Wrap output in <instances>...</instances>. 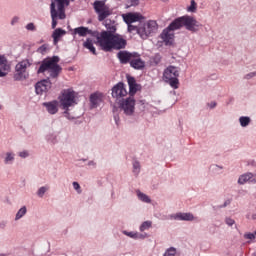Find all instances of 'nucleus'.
I'll list each match as a JSON object with an SVG mask.
<instances>
[{"instance_id":"nucleus-1","label":"nucleus","mask_w":256,"mask_h":256,"mask_svg":"<svg viewBox=\"0 0 256 256\" xmlns=\"http://www.w3.org/2000/svg\"><path fill=\"white\" fill-rule=\"evenodd\" d=\"M105 27L109 31L93 32V37L96 38V45L102 49V51H113L116 49H125L127 47V40L119 34H114L117 31L115 25L111 24V21H105Z\"/></svg>"},{"instance_id":"nucleus-2","label":"nucleus","mask_w":256,"mask_h":256,"mask_svg":"<svg viewBox=\"0 0 256 256\" xmlns=\"http://www.w3.org/2000/svg\"><path fill=\"white\" fill-rule=\"evenodd\" d=\"M77 93L72 89L63 90L59 96L60 107L64 109V116L67 119H75V116L69 114V107L77 105Z\"/></svg>"},{"instance_id":"nucleus-3","label":"nucleus","mask_w":256,"mask_h":256,"mask_svg":"<svg viewBox=\"0 0 256 256\" xmlns=\"http://www.w3.org/2000/svg\"><path fill=\"white\" fill-rule=\"evenodd\" d=\"M170 27L174 29H181V27H185L187 31H191L192 33H197V31H199V29H201V27L203 26L201 25V23H199V21H197V19H195L192 16H182L174 20L171 23Z\"/></svg>"},{"instance_id":"nucleus-4","label":"nucleus","mask_w":256,"mask_h":256,"mask_svg":"<svg viewBox=\"0 0 256 256\" xmlns=\"http://www.w3.org/2000/svg\"><path fill=\"white\" fill-rule=\"evenodd\" d=\"M59 63V57L54 56L52 58H48L44 60L42 65L40 66L38 73H49L50 77L56 79L59 77V73H61V66Z\"/></svg>"},{"instance_id":"nucleus-5","label":"nucleus","mask_w":256,"mask_h":256,"mask_svg":"<svg viewBox=\"0 0 256 256\" xmlns=\"http://www.w3.org/2000/svg\"><path fill=\"white\" fill-rule=\"evenodd\" d=\"M69 5V0H55L51 3L52 29L57 27L58 19H65V7Z\"/></svg>"},{"instance_id":"nucleus-6","label":"nucleus","mask_w":256,"mask_h":256,"mask_svg":"<svg viewBox=\"0 0 256 256\" xmlns=\"http://www.w3.org/2000/svg\"><path fill=\"white\" fill-rule=\"evenodd\" d=\"M159 26L157 25V21L150 20L145 23L139 24L137 28V33L141 37V39H147L151 37V35L157 33Z\"/></svg>"},{"instance_id":"nucleus-7","label":"nucleus","mask_w":256,"mask_h":256,"mask_svg":"<svg viewBox=\"0 0 256 256\" xmlns=\"http://www.w3.org/2000/svg\"><path fill=\"white\" fill-rule=\"evenodd\" d=\"M31 67V62L29 60H22L15 67L14 79L15 81H23L29 77L27 69Z\"/></svg>"},{"instance_id":"nucleus-8","label":"nucleus","mask_w":256,"mask_h":256,"mask_svg":"<svg viewBox=\"0 0 256 256\" xmlns=\"http://www.w3.org/2000/svg\"><path fill=\"white\" fill-rule=\"evenodd\" d=\"M177 77H179V68L175 66H169L165 69L164 79H166V81H169L173 89L179 88V79H177Z\"/></svg>"},{"instance_id":"nucleus-9","label":"nucleus","mask_w":256,"mask_h":256,"mask_svg":"<svg viewBox=\"0 0 256 256\" xmlns=\"http://www.w3.org/2000/svg\"><path fill=\"white\" fill-rule=\"evenodd\" d=\"M94 9L98 14L99 21H105L109 15H111V10L107 5H105V1L97 0L94 2Z\"/></svg>"},{"instance_id":"nucleus-10","label":"nucleus","mask_w":256,"mask_h":256,"mask_svg":"<svg viewBox=\"0 0 256 256\" xmlns=\"http://www.w3.org/2000/svg\"><path fill=\"white\" fill-rule=\"evenodd\" d=\"M120 107L124 111L125 115H133L135 112V98L130 96L129 98L123 100L120 103Z\"/></svg>"},{"instance_id":"nucleus-11","label":"nucleus","mask_w":256,"mask_h":256,"mask_svg":"<svg viewBox=\"0 0 256 256\" xmlns=\"http://www.w3.org/2000/svg\"><path fill=\"white\" fill-rule=\"evenodd\" d=\"M179 28L171 27V24L163 30L161 33V39L166 43V45H171L173 40L175 39V33L173 31H177Z\"/></svg>"},{"instance_id":"nucleus-12","label":"nucleus","mask_w":256,"mask_h":256,"mask_svg":"<svg viewBox=\"0 0 256 256\" xmlns=\"http://www.w3.org/2000/svg\"><path fill=\"white\" fill-rule=\"evenodd\" d=\"M122 17L127 25H131V23L141 22L143 19H145V17H143L142 14L139 12H129L123 14Z\"/></svg>"},{"instance_id":"nucleus-13","label":"nucleus","mask_w":256,"mask_h":256,"mask_svg":"<svg viewBox=\"0 0 256 256\" xmlns=\"http://www.w3.org/2000/svg\"><path fill=\"white\" fill-rule=\"evenodd\" d=\"M127 96V89H125V84L118 83L112 88V97L115 99H121V97Z\"/></svg>"},{"instance_id":"nucleus-14","label":"nucleus","mask_w":256,"mask_h":256,"mask_svg":"<svg viewBox=\"0 0 256 256\" xmlns=\"http://www.w3.org/2000/svg\"><path fill=\"white\" fill-rule=\"evenodd\" d=\"M35 89L37 95H43V93H47L51 89V82L49 80H42L36 84Z\"/></svg>"},{"instance_id":"nucleus-15","label":"nucleus","mask_w":256,"mask_h":256,"mask_svg":"<svg viewBox=\"0 0 256 256\" xmlns=\"http://www.w3.org/2000/svg\"><path fill=\"white\" fill-rule=\"evenodd\" d=\"M174 221H195L197 219L192 213H176L170 216Z\"/></svg>"},{"instance_id":"nucleus-16","label":"nucleus","mask_w":256,"mask_h":256,"mask_svg":"<svg viewBox=\"0 0 256 256\" xmlns=\"http://www.w3.org/2000/svg\"><path fill=\"white\" fill-rule=\"evenodd\" d=\"M11 70V66L7 62L5 56L0 55V77H6L7 73Z\"/></svg>"},{"instance_id":"nucleus-17","label":"nucleus","mask_w":256,"mask_h":256,"mask_svg":"<svg viewBox=\"0 0 256 256\" xmlns=\"http://www.w3.org/2000/svg\"><path fill=\"white\" fill-rule=\"evenodd\" d=\"M239 185H245V183H256V175L253 173H246L239 177Z\"/></svg>"},{"instance_id":"nucleus-18","label":"nucleus","mask_w":256,"mask_h":256,"mask_svg":"<svg viewBox=\"0 0 256 256\" xmlns=\"http://www.w3.org/2000/svg\"><path fill=\"white\" fill-rule=\"evenodd\" d=\"M4 165H13L15 163V152L7 151L1 154Z\"/></svg>"},{"instance_id":"nucleus-19","label":"nucleus","mask_w":256,"mask_h":256,"mask_svg":"<svg viewBox=\"0 0 256 256\" xmlns=\"http://www.w3.org/2000/svg\"><path fill=\"white\" fill-rule=\"evenodd\" d=\"M118 59L120 60L121 63H131L133 57H135V53H130L127 51H120L117 54Z\"/></svg>"},{"instance_id":"nucleus-20","label":"nucleus","mask_w":256,"mask_h":256,"mask_svg":"<svg viewBox=\"0 0 256 256\" xmlns=\"http://www.w3.org/2000/svg\"><path fill=\"white\" fill-rule=\"evenodd\" d=\"M130 65L134 69H143V67H145V62L141 60V57H139V54L134 53V57H132Z\"/></svg>"},{"instance_id":"nucleus-21","label":"nucleus","mask_w":256,"mask_h":256,"mask_svg":"<svg viewBox=\"0 0 256 256\" xmlns=\"http://www.w3.org/2000/svg\"><path fill=\"white\" fill-rule=\"evenodd\" d=\"M128 85H129V95L130 97H133L137 91H139V85L137 82H135V78L133 77H128Z\"/></svg>"},{"instance_id":"nucleus-22","label":"nucleus","mask_w":256,"mask_h":256,"mask_svg":"<svg viewBox=\"0 0 256 256\" xmlns=\"http://www.w3.org/2000/svg\"><path fill=\"white\" fill-rule=\"evenodd\" d=\"M44 105H45L48 113H50V115H55V113H57V111H59V102L58 101L49 102Z\"/></svg>"},{"instance_id":"nucleus-23","label":"nucleus","mask_w":256,"mask_h":256,"mask_svg":"<svg viewBox=\"0 0 256 256\" xmlns=\"http://www.w3.org/2000/svg\"><path fill=\"white\" fill-rule=\"evenodd\" d=\"M103 94L102 93H94L90 96V102L93 107H97L100 103H103Z\"/></svg>"},{"instance_id":"nucleus-24","label":"nucleus","mask_w":256,"mask_h":256,"mask_svg":"<svg viewBox=\"0 0 256 256\" xmlns=\"http://www.w3.org/2000/svg\"><path fill=\"white\" fill-rule=\"evenodd\" d=\"M76 35L80 37H87V35H93V31L89 30L87 27H78L74 30Z\"/></svg>"},{"instance_id":"nucleus-25","label":"nucleus","mask_w":256,"mask_h":256,"mask_svg":"<svg viewBox=\"0 0 256 256\" xmlns=\"http://www.w3.org/2000/svg\"><path fill=\"white\" fill-rule=\"evenodd\" d=\"M65 30L58 28L56 30H54L52 37L54 39V45H57L59 43V39H61V37H63V35H65Z\"/></svg>"},{"instance_id":"nucleus-26","label":"nucleus","mask_w":256,"mask_h":256,"mask_svg":"<svg viewBox=\"0 0 256 256\" xmlns=\"http://www.w3.org/2000/svg\"><path fill=\"white\" fill-rule=\"evenodd\" d=\"M85 49H89L90 53H93V55H97V51L95 50V46H93V40L87 39L84 42Z\"/></svg>"},{"instance_id":"nucleus-27","label":"nucleus","mask_w":256,"mask_h":256,"mask_svg":"<svg viewBox=\"0 0 256 256\" xmlns=\"http://www.w3.org/2000/svg\"><path fill=\"white\" fill-rule=\"evenodd\" d=\"M25 215H27V207L23 206L22 208H20L18 210V212L16 213L15 216V221H19V219H22V217H25Z\"/></svg>"},{"instance_id":"nucleus-28","label":"nucleus","mask_w":256,"mask_h":256,"mask_svg":"<svg viewBox=\"0 0 256 256\" xmlns=\"http://www.w3.org/2000/svg\"><path fill=\"white\" fill-rule=\"evenodd\" d=\"M137 196L140 201H143V203H151V198H149V196L146 194H143V192L137 191Z\"/></svg>"},{"instance_id":"nucleus-29","label":"nucleus","mask_w":256,"mask_h":256,"mask_svg":"<svg viewBox=\"0 0 256 256\" xmlns=\"http://www.w3.org/2000/svg\"><path fill=\"white\" fill-rule=\"evenodd\" d=\"M239 122H240L241 127H247V125H249V123H251V118L242 116V117H240Z\"/></svg>"},{"instance_id":"nucleus-30","label":"nucleus","mask_w":256,"mask_h":256,"mask_svg":"<svg viewBox=\"0 0 256 256\" xmlns=\"http://www.w3.org/2000/svg\"><path fill=\"white\" fill-rule=\"evenodd\" d=\"M47 191H49V187L48 186H42L38 189L37 191V195L38 197H43V195H45V193H47Z\"/></svg>"},{"instance_id":"nucleus-31","label":"nucleus","mask_w":256,"mask_h":256,"mask_svg":"<svg viewBox=\"0 0 256 256\" xmlns=\"http://www.w3.org/2000/svg\"><path fill=\"white\" fill-rule=\"evenodd\" d=\"M187 11H189V13H195V11H197V3L195 2V0H191V4L187 8Z\"/></svg>"},{"instance_id":"nucleus-32","label":"nucleus","mask_w":256,"mask_h":256,"mask_svg":"<svg viewBox=\"0 0 256 256\" xmlns=\"http://www.w3.org/2000/svg\"><path fill=\"white\" fill-rule=\"evenodd\" d=\"M139 5V0H128L126 3V9H129V7H137Z\"/></svg>"},{"instance_id":"nucleus-33","label":"nucleus","mask_w":256,"mask_h":256,"mask_svg":"<svg viewBox=\"0 0 256 256\" xmlns=\"http://www.w3.org/2000/svg\"><path fill=\"white\" fill-rule=\"evenodd\" d=\"M152 225L151 221H145L142 223V225L140 226V231H147V229H149Z\"/></svg>"},{"instance_id":"nucleus-34","label":"nucleus","mask_w":256,"mask_h":256,"mask_svg":"<svg viewBox=\"0 0 256 256\" xmlns=\"http://www.w3.org/2000/svg\"><path fill=\"white\" fill-rule=\"evenodd\" d=\"M49 49V45L44 44L42 46H40L37 50L38 53H41L42 55H45V53H47V50Z\"/></svg>"},{"instance_id":"nucleus-35","label":"nucleus","mask_w":256,"mask_h":256,"mask_svg":"<svg viewBox=\"0 0 256 256\" xmlns=\"http://www.w3.org/2000/svg\"><path fill=\"white\" fill-rule=\"evenodd\" d=\"M176 255H177V249L175 248H169L164 254V256H176Z\"/></svg>"},{"instance_id":"nucleus-36","label":"nucleus","mask_w":256,"mask_h":256,"mask_svg":"<svg viewBox=\"0 0 256 256\" xmlns=\"http://www.w3.org/2000/svg\"><path fill=\"white\" fill-rule=\"evenodd\" d=\"M124 235H127V237H131L132 239H137L139 237L138 233L127 232V231H124Z\"/></svg>"},{"instance_id":"nucleus-37","label":"nucleus","mask_w":256,"mask_h":256,"mask_svg":"<svg viewBox=\"0 0 256 256\" xmlns=\"http://www.w3.org/2000/svg\"><path fill=\"white\" fill-rule=\"evenodd\" d=\"M225 223H226V225H228L229 227H233V225H235V220H233L232 218H226V219H225Z\"/></svg>"},{"instance_id":"nucleus-38","label":"nucleus","mask_w":256,"mask_h":256,"mask_svg":"<svg viewBox=\"0 0 256 256\" xmlns=\"http://www.w3.org/2000/svg\"><path fill=\"white\" fill-rule=\"evenodd\" d=\"M19 157H21L22 159H26V157H29V152L27 150H24L22 152L18 153Z\"/></svg>"},{"instance_id":"nucleus-39","label":"nucleus","mask_w":256,"mask_h":256,"mask_svg":"<svg viewBox=\"0 0 256 256\" xmlns=\"http://www.w3.org/2000/svg\"><path fill=\"white\" fill-rule=\"evenodd\" d=\"M244 239H249L250 241H253V239H255V234L246 233V234H244Z\"/></svg>"},{"instance_id":"nucleus-40","label":"nucleus","mask_w":256,"mask_h":256,"mask_svg":"<svg viewBox=\"0 0 256 256\" xmlns=\"http://www.w3.org/2000/svg\"><path fill=\"white\" fill-rule=\"evenodd\" d=\"M27 31H35V24L29 23L26 25Z\"/></svg>"},{"instance_id":"nucleus-41","label":"nucleus","mask_w":256,"mask_h":256,"mask_svg":"<svg viewBox=\"0 0 256 256\" xmlns=\"http://www.w3.org/2000/svg\"><path fill=\"white\" fill-rule=\"evenodd\" d=\"M73 187L75 191H77L78 193H81V186L79 185V183L73 182Z\"/></svg>"},{"instance_id":"nucleus-42","label":"nucleus","mask_w":256,"mask_h":256,"mask_svg":"<svg viewBox=\"0 0 256 256\" xmlns=\"http://www.w3.org/2000/svg\"><path fill=\"white\" fill-rule=\"evenodd\" d=\"M139 27L133 26L132 24H128V31L132 33V31H137Z\"/></svg>"},{"instance_id":"nucleus-43","label":"nucleus","mask_w":256,"mask_h":256,"mask_svg":"<svg viewBox=\"0 0 256 256\" xmlns=\"http://www.w3.org/2000/svg\"><path fill=\"white\" fill-rule=\"evenodd\" d=\"M19 23V16H14L11 20V25H17Z\"/></svg>"},{"instance_id":"nucleus-44","label":"nucleus","mask_w":256,"mask_h":256,"mask_svg":"<svg viewBox=\"0 0 256 256\" xmlns=\"http://www.w3.org/2000/svg\"><path fill=\"white\" fill-rule=\"evenodd\" d=\"M133 168L135 173H139V162H134Z\"/></svg>"},{"instance_id":"nucleus-45","label":"nucleus","mask_w":256,"mask_h":256,"mask_svg":"<svg viewBox=\"0 0 256 256\" xmlns=\"http://www.w3.org/2000/svg\"><path fill=\"white\" fill-rule=\"evenodd\" d=\"M255 76H256V72H252L246 75V79H251V77H255Z\"/></svg>"},{"instance_id":"nucleus-46","label":"nucleus","mask_w":256,"mask_h":256,"mask_svg":"<svg viewBox=\"0 0 256 256\" xmlns=\"http://www.w3.org/2000/svg\"><path fill=\"white\" fill-rule=\"evenodd\" d=\"M210 107H211V109H213L214 107H217V103L212 102V103L210 104Z\"/></svg>"},{"instance_id":"nucleus-47","label":"nucleus","mask_w":256,"mask_h":256,"mask_svg":"<svg viewBox=\"0 0 256 256\" xmlns=\"http://www.w3.org/2000/svg\"><path fill=\"white\" fill-rule=\"evenodd\" d=\"M252 219H256V214H254V215L252 216Z\"/></svg>"},{"instance_id":"nucleus-48","label":"nucleus","mask_w":256,"mask_h":256,"mask_svg":"<svg viewBox=\"0 0 256 256\" xmlns=\"http://www.w3.org/2000/svg\"><path fill=\"white\" fill-rule=\"evenodd\" d=\"M0 256H7V255H5V254H1Z\"/></svg>"},{"instance_id":"nucleus-49","label":"nucleus","mask_w":256,"mask_h":256,"mask_svg":"<svg viewBox=\"0 0 256 256\" xmlns=\"http://www.w3.org/2000/svg\"><path fill=\"white\" fill-rule=\"evenodd\" d=\"M52 143H55V141H52Z\"/></svg>"},{"instance_id":"nucleus-50","label":"nucleus","mask_w":256,"mask_h":256,"mask_svg":"<svg viewBox=\"0 0 256 256\" xmlns=\"http://www.w3.org/2000/svg\"><path fill=\"white\" fill-rule=\"evenodd\" d=\"M0 109H1V105H0Z\"/></svg>"}]
</instances>
